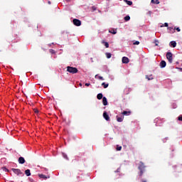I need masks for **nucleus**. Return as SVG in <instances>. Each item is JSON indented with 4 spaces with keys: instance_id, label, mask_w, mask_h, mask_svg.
Returning <instances> with one entry per match:
<instances>
[{
    "instance_id": "obj_27",
    "label": "nucleus",
    "mask_w": 182,
    "mask_h": 182,
    "mask_svg": "<svg viewBox=\"0 0 182 182\" xmlns=\"http://www.w3.org/2000/svg\"><path fill=\"white\" fill-rule=\"evenodd\" d=\"M133 45H140V42L139 41H135L133 43Z\"/></svg>"
},
{
    "instance_id": "obj_15",
    "label": "nucleus",
    "mask_w": 182,
    "mask_h": 182,
    "mask_svg": "<svg viewBox=\"0 0 182 182\" xmlns=\"http://www.w3.org/2000/svg\"><path fill=\"white\" fill-rule=\"evenodd\" d=\"M97 98L98 99V100H102V99H103V94L99 93V94L97 95Z\"/></svg>"
},
{
    "instance_id": "obj_17",
    "label": "nucleus",
    "mask_w": 182,
    "mask_h": 182,
    "mask_svg": "<svg viewBox=\"0 0 182 182\" xmlns=\"http://www.w3.org/2000/svg\"><path fill=\"white\" fill-rule=\"evenodd\" d=\"M102 86H103L104 89H107V87H109V84H106L105 82H102Z\"/></svg>"
},
{
    "instance_id": "obj_6",
    "label": "nucleus",
    "mask_w": 182,
    "mask_h": 182,
    "mask_svg": "<svg viewBox=\"0 0 182 182\" xmlns=\"http://www.w3.org/2000/svg\"><path fill=\"white\" fill-rule=\"evenodd\" d=\"M103 117L107 120V122H109L110 120V117H109V114H107V112L106 111L103 113Z\"/></svg>"
},
{
    "instance_id": "obj_21",
    "label": "nucleus",
    "mask_w": 182,
    "mask_h": 182,
    "mask_svg": "<svg viewBox=\"0 0 182 182\" xmlns=\"http://www.w3.org/2000/svg\"><path fill=\"white\" fill-rule=\"evenodd\" d=\"M109 33H112L113 35H116V33H117V31L114 29H112V31H109Z\"/></svg>"
},
{
    "instance_id": "obj_22",
    "label": "nucleus",
    "mask_w": 182,
    "mask_h": 182,
    "mask_svg": "<svg viewBox=\"0 0 182 182\" xmlns=\"http://www.w3.org/2000/svg\"><path fill=\"white\" fill-rule=\"evenodd\" d=\"M106 57L107 58V59H110V58H112V53H106Z\"/></svg>"
},
{
    "instance_id": "obj_16",
    "label": "nucleus",
    "mask_w": 182,
    "mask_h": 182,
    "mask_svg": "<svg viewBox=\"0 0 182 182\" xmlns=\"http://www.w3.org/2000/svg\"><path fill=\"white\" fill-rule=\"evenodd\" d=\"M25 174H26V176H27V177H29V176H31V170L30 169L26 170Z\"/></svg>"
},
{
    "instance_id": "obj_40",
    "label": "nucleus",
    "mask_w": 182,
    "mask_h": 182,
    "mask_svg": "<svg viewBox=\"0 0 182 182\" xmlns=\"http://www.w3.org/2000/svg\"><path fill=\"white\" fill-rule=\"evenodd\" d=\"M49 5H50V1H48Z\"/></svg>"
},
{
    "instance_id": "obj_24",
    "label": "nucleus",
    "mask_w": 182,
    "mask_h": 182,
    "mask_svg": "<svg viewBox=\"0 0 182 182\" xmlns=\"http://www.w3.org/2000/svg\"><path fill=\"white\" fill-rule=\"evenodd\" d=\"M146 79H148L149 80H153V77L152 75H151L149 77V75H146Z\"/></svg>"
},
{
    "instance_id": "obj_26",
    "label": "nucleus",
    "mask_w": 182,
    "mask_h": 182,
    "mask_svg": "<svg viewBox=\"0 0 182 182\" xmlns=\"http://www.w3.org/2000/svg\"><path fill=\"white\" fill-rule=\"evenodd\" d=\"M121 150H122V146H117V151H120Z\"/></svg>"
},
{
    "instance_id": "obj_14",
    "label": "nucleus",
    "mask_w": 182,
    "mask_h": 182,
    "mask_svg": "<svg viewBox=\"0 0 182 182\" xmlns=\"http://www.w3.org/2000/svg\"><path fill=\"white\" fill-rule=\"evenodd\" d=\"M166 61H164V60L161 61V63H160L161 68H164L166 66Z\"/></svg>"
},
{
    "instance_id": "obj_9",
    "label": "nucleus",
    "mask_w": 182,
    "mask_h": 182,
    "mask_svg": "<svg viewBox=\"0 0 182 182\" xmlns=\"http://www.w3.org/2000/svg\"><path fill=\"white\" fill-rule=\"evenodd\" d=\"M122 114L123 116H130V114H132V112H130V111H124L123 112H122Z\"/></svg>"
},
{
    "instance_id": "obj_28",
    "label": "nucleus",
    "mask_w": 182,
    "mask_h": 182,
    "mask_svg": "<svg viewBox=\"0 0 182 182\" xmlns=\"http://www.w3.org/2000/svg\"><path fill=\"white\" fill-rule=\"evenodd\" d=\"M2 169L4 170V171H7V173L9 172V170L5 167L2 168Z\"/></svg>"
},
{
    "instance_id": "obj_10",
    "label": "nucleus",
    "mask_w": 182,
    "mask_h": 182,
    "mask_svg": "<svg viewBox=\"0 0 182 182\" xmlns=\"http://www.w3.org/2000/svg\"><path fill=\"white\" fill-rule=\"evenodd\" d=\"M169 45L172 48H176L177 46V43L176 41H171Z\"/></svg>"
},
{
    "instance_id": "obj_4",
    "label": "nucleus",
    "mask_w": 182,
    "mask_h": 182,
    "mask_svg": "<svg viewBox=\"0 0 182 182\" xmlns=\"http://www.w3.org/2000/svg\"><path fill=\"white\" fill-rule=\"evenodd\" d=\"M166 59H168L169 63H173V53L168 52L166 53Z\"/></svg>"
},
{
    "instance_id": "obj_8",
    "label": "nucleus",
    "mask_w": 182,
    "mask_h": 182,
    "mask_svg": "<svg viewBox=\"0 0 182 182\" xmlns=\"http://www.w3.org/2000/svg\"><path fill=\"white\" fill-rule=\"evenodd\" d=\"M130 62V60L127 57H123L122 58V63H129Z\"/></svg>"
},
{
    "instance_id": "obj_2",
    "label": "nucleus",
    "mask_w": 182,
    "mask_h": 182,
    "mask_svg": "<svg viewBox=\"0 0 182 182\" xmlns=\"http://www.w3.org/2000/svg\"><path fill=\"white\" fill-rule=\"evenodd\" d=\"M67 72H69V73H72L73 75H75V73H77V72H79V70H77L75 67L68 66Z\"/></svg>"
},
{
    "instance_id": "obj_7",
    "label": "nucleus",
    "mask_w": 182,
    "mask_h": 182,
    "mask_svg": "<svg viewBox=\"0 0 182 182\" xmlns=\"http://www.w3.org/2000/svg\"><path fill=\"white\" fill-rule=\"evenodd\" d=\"M25 158L24 157H22V156H21V157H19L18 158V163H19V164H25Z\"/></svg>"
},
{
    "instance_id": "obj_37",
    "label": "nucleus",
    "mask_w": 182,
    "mask_h": 182,
    "mask_svg": "<svg viewBox=\"0 0 182 182\" xmlns=\"http://www.w3.org/2000/svg\"><path fill=\"white\" fill-rule=\"evenodd\" d=\"M141 182H147V181H146V180H141Z\"/></svg>"
},
{
    "instance_id": "obj_31",
    "label": "nucleus",
    "mask_w": 182,
    "mask_h": 182,
    "mask_svg": "<svg viewBox=\"0 0 182 182\" xmlns=\"http://www.w3.org/2000/svg\"><path fill=\"white\" fill-rule=\"evenodd\" d=\"M178 120H179L180 122H182V116H179L178 117Z\"/></svg>"
},
{
    "instance_id": "obj_38",
    "label": "nucleus",
    "mask_w": 182,
    "mask_h": 182,
    "mask_svg": "<svg viewBox=\"0 0 182 182\" xmlns=\"http://www.w3.org/2000/svg\"><path fill=\"white\" fill-rule=\"evenodd\" d=\"M30 181L33 182V179H30Z\"/></svg>"
},
{
    "instance_id": "obj_29",
    "label": "nucleus",
    "mask_w": 182,
    "mask_h": 182,
    "mask_svg": "<svg viewBox=\"0 0 182 182\" xmlns=\"http://www.w3.org/2000/svg\"><path fill=\"white\" fill-rule=\"evenodd\" d=\"M49 52L50 53H52V54L55 53V51L53 49H50Z\"/></svg>"
},
{
    "instance_id": "obj_41",
    "label": "nucleus",
    "mask_w": 182,
    "mask_h": 182,
    "mask_svg": "<svg viewBox=\"0 0 182 182\" xmlns=\"http://www.w3.org/2000/svg\"><path fill=\"white\" fill-rule=\"evenodd\" d=\"M77 178H80V176H77Z\"/></svg>"
},
{
    "instance_id": "obj_34",
    "label": "nucleus",
    "mask_w": 182,
    "mask_h": 182,
    "mask_svg": "<svg viewBox=\"0 0 182 182\" xmlns=\"http://www.w3.org/2000/svg\"><path fill=\"white\" fill-rule=\"evenodd\" d=\"M63 157L68 160V155L63 154Z\"/></svg>"
},
{
    "instance_id": "obj_11",
    "label": "nucleus",
    "mask_w": 182,
    "mask_h": 182,
    "mask_svg": "<svg viewBox=\"0 0 182 182\" xmlns=\"http://www.w3.org/2000/svg\"><path fill=\"white\" fill-rule=\"evenodd\" d=\"M102 103L104 106H107V98L106 97H102Z\"/></svg>"
},
{
    "instance_id": "obj_3",
    "label": "nucleus",
    "mask_w": 182,
    "mask_h": 182,
    "mask_svg": "<svg viewBox=\"0 0 182 182\" xmlns=\"http://www.w3.org/2000/svg\"><path fill=\"white\" fill-rule=\"evenodd\" d=\"M11 170L13 173H14V174H16L17 176H25V174H23V172H21V169L19 168H12Z\"/></svg>"
},
{
    "instance_id": "obj_36",
    "label": "nucleus",
    "mask_w": 182,
    "mask_h": 182,
    "mask_svg": "<svg viewBox=\"0 0 182 182\" xmlns=\"http://www.w3.org/2000/svg\"><path fill=\"white\" fill-rule=\"evenodd\" d=\"M35 113H38V109H34Z\"/></svg>"
},
{
    "instance_id": "obj_33",
    "label": "nucleus",
    "mask_w": 182,
    "mask_h": 182,
    "mask_svg": "<svg viewBox=\"0 0 182 182\" xmlns=\"http://www.w3.org/2000/svg\"><path fill=\"white\" fill-rule=\"evenodd\" d=\"M164 26H165L166 28H167V27L168 26V23H164Z\"/></svg>"
},
{
    "instance_id": "obj_5",
    "label": "nucleus",
    "mask_w": 182,
    "mask_h": 182,
    "mask_svg": "<svg viewBox=\"0 0 182 182\" xmlns=\"http://www.w3.org/2000/svg\"><path fill=\"white\" fill-rule=\"evenodd\" d=\"M73 24L75 26H80V25H82V21H80V20L77 19V18H74L73 20Z\"/></svg>"
},
{
    "instance_id": "obj_19",
    "label": "nucleus",
    "mask_w": 182,
    "mask_h": 182,
    "mask_svg": "<svg viewBox=\"0 0 182 182\" xmlns=\"http://www.w3.org/2000/svg\"><path fill=\"white\" fill-rule=\"evenodd\" d=\"M151 4H156V5H159V4H160V1L159 0H151Z\"/></svg>"
},
{
    "instance_id": "obj_32",
    "label": "nucleus",
    "mask_w": 182,
    "mask_h": 182,
    "mask_svg": "<svg viewBox=\"0 0 182 182\" xmlns=\"http://www.w3.org/2000/svg\"><path fill=\"white\" fill-rule=\"evenodd\" d=\"M175 29L177 31V32H180L181 31L178 27H177L176 28H175Z\"/></svg>"
},
{
    "instance_id": "obj_23",
    "label": "nucleus",
    "mask_w": 182,
    "mask_h": 182,
    "mask_svg": "<svg viewBox=\"0 0 182 182\" xmlns=\"http://www.w3.org/2000/svg\"><path fill=\"white\" fill-rule=\"evenodd\" d=\"M124 21H126V22H127L128 21H130V16H126L124 18Z\"/></svg>"
},
{
    "instance_id": "obj_12",
    "label": "nucleus",
    "mask_w": 182,
    "mask_h": 182,
    "mask_svg": "<svg viewBox=\"0 0 182 182\" xmlns=\"http://www.w3.org/2000/svg\"><path fill=\"white\" fill-rule=\"evenodd\" d=\"M38 177H40V178H43L44 180H46L47 178H50L49 176H46L44 175V174H39V175H38Z\"/></svg>"
},
{
    "instance_id": "obj_30",
    "label": "nucleus",
    "mask_w": 182,
    "mask_h": 182,
    "mask_svg": "<svg viewBox=\"0 0 182 182\" xmlns=\"http://www.w3.org/2000/svg\"><path fill=\"white\" fill-rule=\"evenodd\" d=\"M98 79H100V80H105V78H103L102 76H99Z\"/></svg>"
},
{
    "instance_id": "obj_1",
    "label": "nucleus",
    "mask_w": 182,
    "mask_h": 182,
    "mask_svg": "<svg viewBox=\"0 0 182 182\" xmlns=\"http://www.w3.org/2000/svg\"><path fill=\"white\" fill-rule=\"evenodd\" d=\"M138 168L140 171L139 176L141 177L143 176V173L146 171V166H144V163L140 161L139 164Z\"/></svg>"
},
{
    "instance_id": "obj_18",
    "label": "nucleus",
    "mask_w": 182,
    "mask_h": 182,
    "mask_svg": "<svg viewBox=\"0 0 182 182\" xmlns=\"http://www.w3.org/2000/svg\"><path fill=\"white\" fill-rule=\"evenodd\" d=\"M124 1L127 4V5L132 6L133 5V1L129 0H124Z\"/></svg>"
},
{
    "instance_id": "obj_35",
    "label": "nucleus",
    "mask_w": 182,
    "mask_h": 182,
    "mask_svg": "<svg viewBox=\"0 0 182 182\" xmlns=\"http://www.w3.org/2000/svg\"><path fill=\"white\" fill-rule=\"evenodd\" d=\"M85 86L87 87L90 86V83H85Z\"/></svg>"
},
{
    "instance_id": "obj_20",
    "label": "nucleus",
    "mask_w": 182,
    "mask_h": 182,
    "mask_svg": "<svg viewBox=\"0 0 182 182\" xmlns=\"http://www.w3.org/2000/svg\"><path fill=\"white\" fill-rule=\"evenodd\" d=\"M102 43H104L105 48H109V43H107V42H106L105 41H102Z\"/></svg>"
},
{
    "instance_id": "obj_25",
    "label": "nucleus",
    "mask_w": 182,
    "mask_h": 182,
    "mask_svg": "<svg viewBox=\"0 0 182 182\" xmlns=\"http://www.w3.org/2000/svg\"><path fill=\"white\" fill-rule=\"evenodd\" d=\"M154 43H155V46H159V40H155Z\"/></svg>"
},
{
    "instance_id": "obj_39",
    "label": "nucleus",
    "mask_w": 182,
    "mask_h": 182,
    "mask_svg": "<svg viewBox=\"0 0 182 182\" xmlns=\"http://www.w3.org/2000/svg\"><path fill=\"white\" fill-rule=\"evenodd\" d=\"M97 76H98L97 75H95V79H96V77H97Z\"/></svg>"
},
{
    "instance_id": "obj_13",
    "label": "nucleus",
    "mask_w": 182,
    "mask_h": 182,
    "mask_svg": "<svg viewBox=\"0 0 182 182\" xmlns=\"http://www.w3.org/2000/svg\"><path fill=\"white\" fill-rule=\"evenodd\" d=\"M123 119H124V117L117 116V121L119 122V123H122V122H123Z\"/></svg>"
}]
</instances>
